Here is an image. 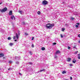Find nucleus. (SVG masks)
Wrapping results in <instances>:
<instances>
[{
	"label": "nucleus",
	"instance_id": "nucleus-47",
	"mask_svg": "<svg viewBox=\"0 0 80 80\" xmlns=\"http://www.w3.org/2000/svg\"><path fill=\"white\" fill-rule=\"evenodd\" d=\"M78 43H80V41L78 42Z\"/></svg>",
	"mask_w": 80,
	"mask_h": 80
},
{
	"label": "nucleus",
	"instance_id": "nucleus-19",
	"mask_svg": "<svg viewBox=\"0 0 80 80\" xmlns=\"http://www.w3.org/2000/svg\"><path fill=\"white\" fill-rule=\"evenodd\" d=\"M40 12L39 11L38 12V15H40Z\"/></svg>",
	"mask_w": 80,
	"mask_h": 80
},
{
	"label": "nucleus",
	"instance_id": "nucleus-7",
	"mask_svg": "<svg viewBox=\"0 0 80 80\" xmlns=\"http://www.w3.org/2000/svg\"><path fill=\"white\" fill-rule=\"evenodd\" d=\"M4 56V54L3 53H0V57H2Z\"/></svg>",
	"mask_w": 80,
	"mask_h": 80
},
{
	"label": "nucleus",
	"instance_id": "nucleus-24",
	"mask_svg": "<svg viewBox=\"0 0 80 80\" xmlns=\"http://www.w3.org/2000/svg\"><path fill=\"white\" fill-rule=\"evenodd\" d=\"M77 53H78V51H77L75 52V54H77Z\"/></svg>",
	"mask_w": 80,
	"mask_h": 80
},
{
	"label": "nucleus",
	"instance_id": "nucleus-46",
	"mask_svg": "<svg viewBox=\"0 0 80 80\" xmlns=\"http://www.w3.org/2000/svg\"><path fill=\"white\" fill-rule=\"evenodd\" d=\"M33 40V37L32 38V40Z\"/></svg>",
	"mask_w": 80,
	"mask_h": 80
},
{
	"label": "nucleus",
	"instance_id": "nucleus-35",
	"mask_svg": "<svg viewBox=\"0 0 80 80\" xmlns=\"http://www.w3.org/2000/svg\"><path fill=\"white\" fill-rule=\"evenodd\" d=\"M69 65H70V66L71 67H72V64H69Z\"/></svg>",
	"mask_w": 80,
	"mask_h": 80
},
{
	"label": "nucleus",
	"instance_id": "nucleus-13",
	"mask_svg": "<svg viewBox=\"0 0 80 80\" xmlns=\"http://www.w3.org/2000/svg\"><path fill=\"white\" fill-rule=\"evenodd\" d=\"M78 59H80V54H78Z\"/></svg>",
	"mask_w": 80,
	"mask_h": 80
},
{
	"label": "nucleus",
	"instance_id": "nucleus-25",
	"mask_svg": "<svg viewBox=\"0 0 80 80\" xmlns=\"http://www.w3.org/2000/svg\"><path fill=\"white\" fill-rule=\"evenodd\" d=\"M15 38H16V37H15V36L13 37V39L14 40L15 39Z\"/></svg>",
	"mask_w": 80,
	"mask_h": 80
},
{
	"label": "nucleus",
	"instance_id": "nucleus-50",
	"mask_svg": "<svg viewBox=\"0 0 80 80\" xmlns=\"http://www.w3.org/2000/svg\"><path fill=\"white\" fill-rule=\"evenodd\" d=\"M3 58H5V57H3Z\"/></svg>",
	"mask_w": 80,
	"mask_h": 80
},
{
	"label": "nucleus",
	"instance_id": "nucleus-28",
	"mask_svg": "<svg viewBox=\"0 0 80 80\" xmlns=\"http://www.w3.org/2000/svg\"><path fill=\"white\" fill-rule=\"evenodd\" d=\"M62 32H63L64 30H65V28H63L62 29Z\"/></svg>",
	"mask_w": 80,
	"mask_h": 80
},
{
	"label": "nucleus",
	"instance_id": "nucleus-14",
	"mask_svg": "<svg viewBox=\"0 0 80 80\" xmlns=\"http://www.w3.org/2000/svg\"><path fill=\"white\" fill-rule=\"evenodd\" d=\"M22 25H25V22L23 21V22H22Z\"/></svg>",
	"mask_w": 80,
	"mask_h": 80
},
{
	"label": "nucleus",
	"instance_id": "nucleus-20",
	"mask_svg": "<svg viewBox=\"0 0 80 80\" xmlns=\"http://www.w3.org/2000/svg\"><path fill=\"white\" fill-rule=\"evenodd\" d=\"M25 35H26V36H27V35H28V33H25Z\"/></svg>",
	"mask_w": 80,
	"mask_h": 80
},
{
	"label": "nucleus",
	"instance_id": "nucleus-41",
	"mask_svg": "<svg viewBox=\"0 0 80 80\" xmlns=\"http://www.w3.org/2000/svg\"><path fill=\"white\" fill-rule=\"evenodd\" d=\"M19 75H22V74L20 73V72L19 73Z\"/></svg>",
	"mask_w": 80,
	"mask_h": 80
},
{
	"label": "nucleus",
	"instance_id": "nucleus-34",
	"mask_svg": "<svg viewBox=\"0 0 80 80\" xmlns=\"http://www.w3.org/2000/svg\"><path fill=\"white\" fill-rule=\"evenodd\" d=\"M16 64H18L19 63V62H16Z\"/></svg>",
	"mask_w": 80,
	"mask_h": 80
},
{
	"label": "nucleus",
	"instance_id": "nucleus-27",
	"mask_svg": "<svg viewBox=\"0 0 80 80\" xmlns=\"http://www.w3.org/2000/svg\"><path fill=\"white\" fill-rule=\"evenodd\" d=\"M76 48V45H74V46L73 47V48Z\"/></svg>",
	"mask_w": 80,
	"mask_h": 80
},
{
	"label": "nucleus",
	"instance_id": "nucleus-12",
	"mask_svg": "<svg viewBox=\"0 0 80 80\" xmlns=\"http://www.w3.org/2000/svg\"><path fill=\"white\" fill-rule=\"evenodd\" d=\"M41 49L42 50H45V48L44 47H42V48H41Z\"/></svg>",
	"mask_w": 80,
	"mask_h": 80
},
{
	"label": "nucleus",
	"instance_id": "nucleus-5",
	"mask_svg": "<svg viewBox=\"0 0 80 80\" xmlns=\"http://www.w3.org/2000/svg\"><path fill=\"white\" fill-rule=\"evenodd\" d=\"M11 19H12V20H13V18H14V20L15 19V16H13V15L11 16Z\"/></svg>",
	"mask_w": 80,
	"mask_h": 80
},
{
	"label": "nucleus",
	"instance_id": "nucleus-31",
	"mask_svg": "<svg viewBox=\"0 0 80 80\" xmlns=\"http://www.w3.org/2000/svg\"><path fill=\"white\" fill-rule=\"evenodd\" d=\"M32 48H33V47H34V45L32 44Z\"/></svg>",
	"mask_w": 80,
	"mask_h": 80
},
{
	"label": "nucleus",
	"instance_id": "nucleus-11",
	"mask_svg": "<svg viewBox=\"0 0 80 80\" xmlns=\"http://www.w3.org/2000/svg\"><path fill=\"white\" fill-rule=\"evenodd\" d=\"M16 37L17 38V39H18V34H17V33H16Z\"/></svg>",
	"mask_w": 80,
	"mask_h": 80
},
{
	"label": "nucleus",
	"instance_id": "nucleus-4",
	"mask_svg": "<svg viewBox=\"0 0 80 80\" xmlns=\"http://www.w3.org/2000/svg\"><path fill=\"white\" fill-rule=\"evenodd\" d=\"M60 53V51L59 50L57 51L56 52L55 54V55H56V54H59Z\"/></svg>",
	"mask_w": 80,
	"mask_h": 80
},
{
	"label": "nucleus",
	"instance_id": "nucleus-22",
	"mask_svg": "<svg viewBox=\"0 0 80 80\" xmlns=\"http://www.w3.org/2000/svg\"><path fill=\"white\" fill-rule=\"evenodd\" d=\"M8 40H11V38L10 37H8Z\"/></svg>",
	"mask_w": 80,
	"mask_h": 80
},
{
	"label": "nucleus",
	"instance_id": "nucleus-39",
	"mask_svg": "<svg viewBox=\"0 0 80 80\" xmlns=\"http://www.w3.org/2000/svg\"><path fill=\"white\" fill-rule=\"evenodd\" d=\"M8 70H11V68H9L8 69Z\"/></svg>",
	"mask_w": 80,
	"mask_h": 80
},
{
	"label": "nucleus",
	"instance_id": "nucleus-32",
	"mask_svg": "<svg viewBox=\"0 0 80 80\" xmlns=\"http://www.w3.org/2000/svg\"><path fill=\"white\" fill-rule=\"evenodd\" d=\"M12 61H9V63H12Z\"/></svg>",
	"mask_w": 80,
	"mask_h": 80
},
{
	"label": "nucleus",
	"instance_id": "nucleus-9",
	"mask_svg": "<svg viewBox=\"0 0 80 80\" xmlns=\"http://www.w3.org/2000/svg\"><path fill=\"white\" fill-rule=\"evenodd\" d=\"M71 60V58H68V59L67 61L68 62H70V61Z\"/></svg>",
	"mask_w": 80,
	"mask_h": 80
},
{
	"label": "nucleus",
	"instance_id": "nucleus-48",
	"mask_svg": "<svg viewBox=\"0 0 80 80\" xmlns=\"http://www.w3.org/2000/svg\"><path fill=\"white\" fill-rule=\"evenodd\" d=\"M2 2L0 3V5H1V4H2Z\"/></svg>",
	"mask_w": 80,
	"mask_h": 80
},
{
	"label": "nucleus",
	"instance_id": "nucleus-30",
	"mask_svg": "<svg viewBox=\"0 0 80 80\" xmlns=\"http://www.w3.org/2000/svg\"><path fill=\"white\" fill-rule=\"evenodd\" d=\"M57 44V43L56 42H54L53 44V45H56Z\"/></svg>",
	"mask_w": 80,
	"mask_h": 80
},
{
	"label": "nucleus",
	"instance_id": "nucleus-49",
	"mask_svg": "<svg viewBox=\"0 0 80 80\" xmlns=\"http://www.w3.org/2000/svg\"><path fill=\"white\" fill-rule=\"evenodd\" d=\"M65 80H68V79H65Z\"/></svg>",
	"mask_w": 80,
	"mask_h": 80
},
{
	"label": "nucleus",
	"instance_id": "nucleus-36",
	"mask_svg": "<svg viewBox=\"0 0 80 80\" xmlns=\"http://www.w3.org/2000/svg\"><path fill=\"white\" fill-rule=\"evenodd\" d=\"M61 38H63V36L62 35V34H61Z\"/></svg>",
	"mask_w": 80,
	"mask_h": 80
},
{
	"label": "nucleus",
	"instance_id": "nucleus-1",
	"mask_svg": "<svg viewBox=\"0 0 80 80\" xmlns=\"http://www.w3.org/2000/svg\"><path fill=\"white\" fill-rule=\"evenodd\" d=\"M54 23L51 24L48 23L46 24V27L47 28L50 29V28H52V27H54Z\"/></svg>",
	"mask_w": 80,
	"mask_h": 80
},
{
	"label": "nucleus",
	"instance_id": "nucleus-29",
	"mask_svg": "<svg viewBox=\"0 0 80 80\" xmlns=\"http://www.w3.org/2000/svg\"><path fill=\"white\" fill-rule=\"evenodd\" d=\"M76 28H78V25H76Z\"/></svg>",
	"mask_w": 80,
	"mask_h": 80
},
{
	"label": "nucleus",
	"instance_id": "nucleus-23",
	"mask_svg": "<svg viewBox=\"0 0 80 80\" xmlns=\"http://www.w3.org/2000/svg\"><path fill=\"white\" fill-rule=\"evenodd\" d=\"M9 45H10V46H12L13 45V43H10L9 44Z\"/></svg>",
	"mask_w": 80,
	"mask_h": 80
},
{
	"label": "nucleus",
	"instance_id": "nucleus-8",
	"mask_svg": "<svg viewBox=\"0 0 80 80\" xmlns=\"http://www.w3.org/2000/svg\"><path fill=\"white\" fill-rule=\"evenodd\" d=\"M76 60L75 59L73 60L72 61V62L73 63H75V62H76Z\"/></svg>",
	"mask_w": 80,
	"mask_h": 80
},
{
	"label": "nucleus",
	"instance_id": "nucleus-15",
	"mask_svg": "<svg viewBox=\"0 0 80 80\" xmlns=\"http://www.w3.org/2000/svg\"><path fill=\"white\" fill-rule=\"evenodd\" d=\"M45 70L44 69H42V70H40V72H43V71H45Z\"/></svg>",
	"mask_w": 80,
	"mask_h": 80
},
{
	"label": "nucleus",
	"instance_id": "nucleus-6",
	"mask_svg": "<svg viewBox=\"0 0 80 80\" xmlns=\"http://www.w3.org/2000/svg\"><path fill=\"white\" fill-rule=\"evenodd\" d=\"M9 15H12V11H10L8 13Z\"/></svg>",
	"mask_w": 80,
	"mask_h": 80
},
{
	"label": "nucleus",
	"instance_id": "nucleus-21",
	"mask_svg": "<svg viewBox=\"0 0 80 80\" xmlns=\"http://www.w3.org/2000/svg\"><path fill=\"white\" fill-rule=\"evenodd\" d=\"M68 49H70L71 48H70V46H68Z\"/></svg>",
	"mask_w": 80,
	"mask_h": 80
},
{
	"label": "nucleus",
	"instance_id": "nucleus-26",
	"mask_svg": "<svg viewBox=\"0 0 80 80\" xmlns=\"http://www.w3.org/2000/svg\"><path fill=\"white\" fill-rule=\"evenodd\" d=\"M71 19L72 20H74V18H73V17H71Z\"/></svg>",
	"mask_w": 80,
	"mask_h": 80
},
{
	"label": "nucleus",
	"instance_id": "nucleus-3",
	"mask_svg": "<svg viewBox=\"0 0 80 80\" xmlns=\"http://www.w3.org/2000/svg\"><path fill=\"white\" fill-rule=\"evenodd\" d=\"M48 3V2L46 0H44L42 2V5H47Z\"/></svg>",
	"mask_w": 80,
	"mask_h": 80
},
{
	"label": "nucleus",
	"instance_id": "nucleus-44",
	"mask_svg": "<svg viewBox=\"0 0 80 80\" xmlns=\"http://www.w3.org/2000/svg\"><path fill=\"white\" fill-rule=\"evenodd\" d=\"M14 41H15V42H16V41H17V39L15 40H14Z\"/></svg>",
	"mask_w": 80,
	"mask_h": 80
},
{
	"label": "nucleus",
	"instance_id": "nucleus-45",
	"mask_svg": "<svg viewBox=\"0 0 80 80\" xmlns=\"http://www.w3.org/2000/svg\"><path fill=\"white\" fill-rule=\"evenodd\" d=\"M18 35H20V33L19 32V33H18Z\"/></svg>",
	"mask_w": 80,
	"mask_h": 80
},
{
	"label": "nucleus",
	"instance_id": "nucleus-10",
	"mask_svg": "<svg viewBox=\"0 0 80 80\" xmlns=\"http://www.w3.org/2000/svg\"><path fill=\"white\" fill-rule=\"evenodd\" d=\"M66 73V71H64L62 72V74H64V73Z\"/></svg>",
	"mask_w": 80,
	"mask_h": 80
},
{
	"label": "nucleus",
	"instance_id": "nucleus-43",
	"mask_svg": "<svg viewBox=\"0 0 80 80\" xmlns=\"http://www.w3.org/2000/svg\"><path fill=\"white\" fill-rule=\"evenodd\" d=\"M12 25H13V26L14 27V24L13 23H12Z\"/></svg>",
	"mask_w": 80,
	"mask_h": 80
},
{
	"label": "nucleus",
	"instance_id": "nucleus-18",
	"mask_svg": "<svg viewBox=\"0 0 80 80\" xmlns=\"http://www.w3.org/2000/svg\"><path fill=\"white\" fill-rule=\"evenodd\" d=\"M19 13H21V14H22V11H19Z\"/></svg>",
	"mask_w": 80,
	"mask_h": 80
},
{
	"label": "nucleus",
	"instance_id": "nucleus-37",
	"mask_svg": "<svg viewBox=\"0 0 80 80\" xmlns=\"http://www.w3.org/2000/svg\"><path fill=\"white\" fill-rule=\"evenodd\" d=\"M76 24H77V25H80V23H76Z\"/></svg>",
	"mask_w": 80,
	"mask_h": 80
},
{
	"label": "nucleus",
	"instance_id": "nucleus-42",
	"mask_svg": "<svg viewBox=\"0 0 80 80\" xmlns=\"http://www.w3.org/2000/svg\"><path fill=\"white\" fill-rule=\"evenodd\" d=\"M78 37H80V34H79L78 35Z\"/></svg>",
	"mask_w": 80,
	"mask_h": 80
},
{
	"label": "nucleus",
	"instance_id": "nucleus-16",
	"mask_svg": "<svg viewBox=\"0 0 80 80\" xmlns=\"http://www.w3.org/2000/svg\"><path fill=\"white\" fill-rule=\"evenodd\" d=\"M29 53L30 55H32V54H33V53H32V51H30Z\"/></svg>",
	"mask_w": 80,
	"mask_h": 80
},
{
	"label": "nucleus",
	"instance_id": "nucleus-40",
	"mask_svg": "<svg viewBox=\"0 0 80 80\" xmlns=\"http://www.w3.org/2000/svg\"><path fill=\"white\" fill-rule=\"evenodd\" d=\"M70 78L71 80H72V77H70Z\"/></svg>",
	"mask_w": 80,
	"mask_h": 80
},
{
	"label": "nucleus",
	"instance_id": "nucleus-33",
	"mask_svg": "<svg viewBox=\"0 0 80 80\" xmlns=\"http://www.w3.org/2000/svg\"><path fill=\"white\" fill-rule=\"evenodd\" d=\"M17 57L16 56L14 57V58L15 59V60H16L17 59Z\"/></svg>",
	"mask_w": 80,
	"mask_h": 80
},
{
	"label": "nucleus",
	"instance_id": "nucleus-51",
	"mask_svg": "<svg viewBox=\"0 0 80 80\" xmlns=\"http://www.w3.org/2000/svg\"><path fill=\"white\" fill-rule=\"evenodd\" d=\"M48 22H49V21H48Z\"/></svg>",
	"mask_w": 80,
	"mask_h": 80
},
{
	"label": "nucleus",
	"instance_id": "nucleus-17",
	"mask_svg": "<svg viewBox=\"0 0 80 80\" xmlns=\"http://www.w3.org/2000/svg\"><path fill=\"white\" fill-rule=\"evenodd\" d=\"M54 58H58V56H57V55H55V57H54Z\"/></svg>",
	"mask_w": 80,
	"mask_h": 80
},
{
	"label": "nucleus",
	"instance_id": "nucleus-38",
	"mask_svg": "<svg viewBox=\"0 0 80 80\" xmlns=\"http://www.w3.org/2000/svg\"><path fill=\"white\" fill-rule=\"evenodd\" d=\"M29 64H30V65H32V62H29Z\"/></svg>",
	"mask_w": 80,
	"mask_h": 80
},
{
	"label": "nucleus",
	"instance_id": "nucleus-2",
	"mask_svg": "<svg viewBox=\"0 0 80 80\" xmlns=\"http://www.w3.org/2000/svg\"><path fill=\"white\" fill-rule=\"evenodd\" d=\"M7 10V8L6 7L5 8H4L2 9H1L0 8V11H1V13H3V12H6Z\"/></svg>",
	"mask_w": 80,
	"mask_h": 80
}]
</instances>
